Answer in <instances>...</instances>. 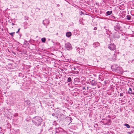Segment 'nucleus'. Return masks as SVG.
<instances>
[{
    "label": "nucleus",
    "mask_w": 134,
    "mask_h": 134,
    "mask_svg": "<svg viewBox=\"0 0 134 134\" xmlns=\"http://www.w3.org/2000/svg\"><path fill=\"white\" fill-rule=\"evenodd\" d=\"M42 119L38 116H35L33 118L32 122L35 125L38 126L40 125L42 122Z\"/></svg>",
    "instance_id": "1"
},
{
    "label": "nucleus",
    "mask_w": 134,
    "mask_h": 134,
    "mask_svg": "<svg viewBox=\"0 0 134 134\" xmlns=\"http://www.w3.org/2000/svg\"><path fill=\"white\" fill-rule=\"evenodd\" d=\"M108 48L111 51H114L115 49V46L113 43H111L108 44Z\"/></svg>",
    "instance_id": "2"
},
{
    "label": "nucleus",
    "mask_w": 134,
    "mask_h": 134,
    "mask_svg": "<svg viewBox=\"0 0 134 134\" xmlns=\"http://www.w3.org/2000/svg\"><path fill=\"white\" fill-rule=\"evenodd\" d=\"M114 30L116 31H118L120 30L121 27L119 23H117L114 26Z\"/></svg>",
    "instance_id": "3"
},
{
    "label": "nucleus",
    "mask_w": 134,
    "mask_h": 134,
    "mask_svg": "<svg viewBox=\"0 0 134 134\" xmlns=\"http://www.w3.org/2000/svg\"><path fill=\"white\" fill-rule=\"evenodd\" d=\"M65 47L68 50H70L72 49L71 45L69 43H67L65 44Z\"/></svg>",
    "instance_id": "4"
},
{
    "label": "nucleus",
    "mask_w": 134,
    "mask_h": 134,
    "mask_svg": "<svg viewBox=\"0 0 134 134\" xmlns=\"http://www.w3.org/2000/svg\"><path fill=\"white\" fill-rule=\"evenodd\" d=\"M87 83H89V84H91L92 86H95L97 84V82L96 81H95V80H92L91 82H87Z\"/></svg>",
    "instance_id": "5"
},
{
    "label": "nucleus",
    "mask_w": 134,
    "mask_h": 134,
    "mask_svg": "<svg viewBox=\"0 0 134 134\" xmlns=\"http://www.w3.org/2000/svg\"><path fill=\"white\" fill-rule=\"evenodd\" d=\"M55 131H54V134H55L57 133H59L62 132L63 129L60 127H59L58 128H55Z\"/></svg>",
    "instance_id": "6"
},
{
    "label": "nucleus",
    "mask_w": 134,
    "mask_h": 134,
    "mask_svg": "<svg viewBox=\"0 0 134 134\" xmlns=\"http://www.w3.org/2000/svg\"><path fill=\"white\" fill-rule=\"evenodd\" d=\"M49 23V21L48 19H45L43 21V24L44 25H48Z\"/></svg>",
    "instance_id": "7"
},
{
    "label": "nucleus",
    "mask_w": 134,
    "mask_h": 134,
    "mask_svg": "<svg viewBox=\"0 0 134 134\" xmlns=\"http://www.w3.org/2000/svg\"><path fill=\"white\" fill-rule=\"evenodd\" d=\"M107 122L104 123V124L106 125H110L111 124V121L110 120H106Z\"/></svg>",
    "instance_id": "8"
},
{
    "label": "nucleus",
    "mask_w": 134,
    "mask_h": 134,
    "mask_svg": "<svg viewBox=\"0 0 134 134\" xmlns=\"http://www.w3.org/2000/svg\"><path fill=\"white\" fill-rule=\"evenodd\" d=\"M100 45V44L98 42H95L93 43V47L95 48L99 46Z\"/></svg>",
    "instance_id": "9"
},
{
    "label": "nucleus",
    "mask_w": 134,
    "mask_h": 134,
    "mask_svg": "<svg viewBox=\"0 0 134 134\" xmlns=\"http://www.w3.org/2000/svg\"><path fill=\"white\" fill-rule=\"evenodd\" d=\"M25 102L26 103L27 105H28V106H30V104H31L30 101L29 100H27L25 101Z\"/></svg>",
    "instance_id": "10"
},
{
    "label": "nucleus",
    "mask_w": 134,
    "mask_h": 134,
    "mask_svg": "<svg viewBox=\"0 0 134 134\" xmlns=\"http://www.w3.org/2000/svg\"><path fill=\"white\" fill-rule=\"evenodd\" d=\"M112 11L111 10L110 11H108L106 13L105 15L106 16L109 15L112 13Z\"/></svg>",
    "instance_id": "11"
},
{
    "label": "nucleus",
    "mask_w": 134,
    "mask_h": 134,
    "mask_svg": "<svg viewBox=\"0 0 134 134\" xmlns=\"http://www.w3.org/2000/svg\"><path fill=\"white\" fill-rule=\"evenodd\" d=\"M71 33L70 32H67L66 34V36L68 37H69L71 36Z\"/></svg>",
    "instance_id": "12"
},
{
    "label": "nucleus",
    "mask_w": 134,
    "mask_h": 134,
    "mask_svg": "<svg viewBox=\"0 0 134 134\" xmlns=\"http://www.w3.org/2000/svg\"><path fill=\"white\" fill-rule=\"evenodd\" d=\"M128 92L129 94H132V89L131 88H129V91H128Z\"/></svg>",
    "instance_id": "13"
},
{
    "label": "nucleus",
    "mask_w": 134,
    "mask_h": 134,
    "mask_svg": "<svg viewBox=\"0 0 134 134\" xmlns=\"http://www.w3.org/2000/svg\"><path fill=\"white\" fill-rule=\"evenodd\" d=\"M116 54H114V56L113 57L112 59L114 61L116 60Z\"/></svg>",
    "instance_id": "14"
},
{
    "label": "nucleus",
    "mask_w": 134,
    "mask_h": 134,
    "mask_svg": "<svg viewBox=\"0 0 134 134\" xmlns=\"http://www.w3.org/2000/svg\"><path fill=\"white\" fill-rule=\"evenodd\" d=\"M131 16L130 15H128L126 16V19L130 20L131 19Z\"/></svg>",
    "instance_id": "15"
},
{
    "label": "nucleus",
    "mask_w": 134,
    "mask_h": 134,
    "mask_svg": "<svg viewBox=\"0 0 134 134\" xmlns=\"http://www.w3.org/2000/svg\"><path fill=\"white\" fill-rule=\"evenodd\" d=\"M124 125L125 126H126V127L127 128H130V126L128 124H124Z\"/></svg>",
    "instance_id": "16"
},
{
    "label": "nucleus",
    "mask_w": 134,
    "mask_h": 134,
    "mask_svg": "<svg viewBox=\"0 0 134 134\" xmlns=\"http://www.w3.org/2000/svg\"><path fill=\"white\" fill-rule=\"evenodd\" d=\"M9 34L12 37H13L14 36V35H13V34H14L15 33V32H12L11 33H9Z\"/></svg>",
    "instance_id": "17"
},
{
    "label": "nucleus",
    "mask_w": 134,
    "mask_h": 134,
    "mask_svg": "<svg viewBox=\"0 0 134 134\" xmlns=\"http://www.w3.org/2000/svg\"><path fill=\"white\" fill-rule=\"evenodd\" d=\"M41 40L43 42H45L46 41V39L45 38H42L41 39Z\"/></svg>",
    "instance_id": "18"
},
{
    "label": "nucleus",
    "mask_w": 134,
    "mask_h": 134,
    "mask_svg": "<svg viewBox=\"0 0 134 134\" xmlns=\"http://www.w3.org/2000/svg\"><path fill=\"white\" fill-rule=\"evenodd\" d=\"M120 36L119 35H118L116 36L115 35L114 36V38H119L120 37Z\"/></svg>",
    "instance_id": "19"
},
{
    "label": "nucleus",
    "mask_w": 134,
    "mask_h": 134,
    "mask_svg": "<svg viewBox=\"0 0 134 134\" xmlns=\"http://www.w3.org/2000/svg\"><path fill=\"white\" fill-rule=\"evenodd\" d=\"M24 44H26L27 45L29 44V43H27V41L25 40L24 42Z\"/></svg>",
    "instance_id": "20"
},
{
    "label": "nucleus",
    "mask_w": 134,
    "mask_h": 134,
    "mask_svg": "<svg viewBox=\"0 0 134 134\" xmlns=\"http://www.w3.org/2000/svg\"><path fill=\"white\" fill-rule=\"evenodd\" d=\"M67 81L68 82H71V81H72L70 77H69L68 78Z\"/></svg>",
    "instance_id": "21"
},
{
    "label": "nucleus",
    "mask_w": 134,
    "mask_h": 134,
    "mask_svg": "<svg viewBox=\"0 0 134 134\" xmlns=\"http://www.w3.org/2000/svg\"><path fill=\"white\" fill-rule=\"evenodd\" d=\"M57 124L56 122L55 121H54L53 122V125H54L56 126Z\"/></svg>",
    "instance_id": "22"
},
{
    "label": "nucleus",
    "mask_w": 134,
    "mask_h": 134,
    "mask_svg": "<svg viewBox=\"0 0 134 134\" xmlns=\"http://www.w3.org/2000/svg\"><path fill=\"white\" fill-rule=\"evenodd\" d=\"M29 19V17L27 16H25L24 17V19L25 20H27Z\"/></svg>",
    "instance_id": "23"
},
{
    "label": "nucleus",
    "mask_w": 134,
    "mask_h": 134,
    "mask_svg": "<svg viewBox=\"0 0 134 134\" xmlns=\"http://www.w3.org/2000/svg\"><path fill=\"white\" fill-rule=\"evenodd\" d=\"M80 51H81L83 53H85V49H83L81 48L80 49Z\"/></svg>",
    "instance_id": "24"
},
{
    "label": "nucleus",
    "mask_w": 134,
    "mask_h": 134,
    "mask_svg": "<svg viewBox=\"0 0 134 134\" xmlns=\"http://www.w3.org/2000/svg\"><path fill=\"white\" fill-rule=\"evenodd\" d=\"M133 131H131L130 132H127V133L128 134H131V133H133Z\"/></svg>",
    "instance_id": "25"
},
{
    "label": "nucleus",
    "mask_w": 134,
    "mask_h": 134,
    "mask_svg": "<svg viewBox=\"0 0 134 134\" xmlns=\"http://www.w3.org/2000/svg\"><path fill=\"white\" fill-rule=\"evenodd\" d=\"M98 126V125L97 124H94V127L95 128H97Z\"/></svg>",
    "instance_id": "26"
},
{
    "label": "nucleus",
    "mask_w": 134,
    "mask_h": 134,
    "mask_svg": "<svg viewBox=\"0 0 134 134\" xmlns=\"http://www.w3.org/2000/svg\"><path fill=\"white\" fill-rule=\"evenodd\" d=\"M18 113H15L14 114V116H17L18 115Z\"/></svg>",
    "instance_id": "27"
},
{
    "label": "nucleus",
    "mask_w": 134,
    "mask_h": 134,
    "mask_svg": "<svg viewBox=\"0 0 134 134\" xmlns=\"http://www.w3.org/2000/svg\"><path fill=\"white\" fill-rule=\"evenodd\" d=\"M123 96V94L122 93H121L120 94V96Z\"/></svg>",
    "instance_id": "28"
},
{
    "label": "nucleus",
    "mask_w": 134,
    "mask_h": 134,
    "mask_svg": "<svg viewBox=\"0 0 134 134\" xmlns=\"http://www.w3.org/2000/svg\"><path fill=\"white\" fill-rule=\"evenodd\" d=\"M20 28H19L18 29V31L16 32V33H18V32L19 31H20Z\"/></svg>",
    "instance_id": "29"
},
{
    "label": "nucleus",
    "mask_w": 134,
    "mask_h": 134,
    "mask_svg": "<svg viewBox=\"0 0 134 134\" xmlns=\"http://www.w3.org/2000/svg\"><path fill=\"white\" fill-rule=\"evenodd\" d=\"M52 116H55V113H52Z\"/></svg>",
    "instance_id": "30"
},
{
    "label": "nucleus",
    "mask_w": 134,
    "mask_h": 134,
    "mask_svg": "<svg viewBox=\"0 0 134 134\" xmlns=\"http://www.w3.org/2000/svg\"><path fill=\"white\" fill-rule=\"evenodd\" d=\"M72 69H73L74 70H75L76 68L75 67H73L72 68Z\"/></svg>",
    "instance_id": "31"
},
{
    "label": "nucleus",
    "mask_w": 134,
    "mask_h": 134,
    "mask_svg": "<svg viewBox=\"0 0 134 134\" xmlns=\"http://www.w3.org/2000/svg\"><path fill=\"white\" fill-rule=\"evenodd\" d=\"M64 93L63 92H60V94L62 95H63Z\"/></svg>",
    "instance_id": "32"
},
{
    "label": "nucleus",
    "mask_w": 134,
    "mask_h": 134,
    "mask_svg": "<svg viewBox=\"0 0 134 134\" xmlns=\"http://www.w3.org/2000/svg\"><path fill=\"white\" fill-rule=\"evenodd\" d=\"M54 131H55L53 130L52 131V133L53 134V133H54Z\"/></svg>",
    "instance_id": "33"
},
{
    "label": "nucleus",
    "mask_w": 134,
    "mask_h": 134,
    "mask_svg": "<svg viewBox=\"0 0 134 134\" xmlns=\"http://www.w3.org/2000/svg\"><path fill=\"white\" fill-rule=\"evenodd\" d=\"M97 29V28L96 27H95L94 28V30H96Z\"/></svg>",
    "instance_id": "34"
},
{
    "label": "nucleus",
    "mask_w": 134,
    "mask_h": 134,
    "mask_svg": "<svg viewBox=\"0 0 134 134\" xmlns=\"http://www.w3.org/2000/svg\"><path fill=\"white\" fill-rule=\"evenodd\" d=\"M52 127H51V128H50V129H49V131H50V130H52Z\"/></svg>",
    "instance_id": "35"
},
{
    "label": "nucleus",
    "mask_w": 134,
    "mask_h": 134,
    "mask_svg": "<svg viewBox=\"0 0 134 134\" xmlns=\"http://www.w3.org/2000/svg\"><path fill=\"white\" fill-rule=\"evenodd\" d=\"M21 73H19V76H20V75H21Z\"/></svg>",
    "instance_id": "36"
},
{
    "label": "nucleus",
    "mask_w": 134,
    "mask_h": 134,
    "mask_svg": "<svg viewBox=\"0 0 134 134\" xmlns=\"http://www.w3.org/2000/svg\"><path fill=\"white\" fill-rule=\"evenodd\" d=\"M12 24L13 25H15V24H14V23H12Z\"/></svg>",
    "instance_id": "37"
},
{
    "label": "nucleus",
    "mask_w": 134,
    "mask_h": 134,
    "mask_svg": "<svg viewBox=\"0 0 134 134\" xmlns=\"http://www.w3.org/2000/svg\"><path fill=\"white\" fill-rule=\"evenodd\" d=\"M81 14H84V13H83L82 12H81Z\"/></svg>",
    "instance_id": "38"
},
{
    "label": "nucleus",
    "mask_w": 134,
    "mask_h": 134,
    "mask_svg": "<svg viewBox=\"0 0 134 134\" xmlns=\"http://www.w3.org/2000/svg\"><path fill=\"white\" fill-rule=\"evenodd\" d=\"M85 87H83V90H84V89H85Z\"/></svg>",
    "instance_id": "39"
},
{
    "label": "nucleus",
    "mask_w": 134,
    "mask_h": 134,
    "mask_svg": "<svg viewBox=\"0 0 134 134\" xmlns=\"http://www.w3.org/2000/svg\"><path fill=\"white\" fill-rule=\"evenodd\" d=\"M134 60V59H133V60H132V61L131 62H132V61H133Z\"/></svg>",
    "instance_id": "40"
},
{
    "label": "nucleus",
    "mask_w": 134,
    "mask_h": 134,
    "mask_svg": "<svg viewBox=\"0 0 134 134\" xmlns=\"http://www.w3.org/2000/svg\"><path fill=\"white\" fill-rule=\"evenodd\" d=\"M87 90H88V89L89 88H88V87H87Z\"/></svg>",
    "instance_id": "41"
},
{
    "label": "nucleus",
    "mask_w": 134,
    "mask_h": 134,
    "mask_svg": "<svg viewBox=\"0 0 134 134\" xmlns=\"http://www.w3.org/2000/svg\"><path fill=\"white\" fill-rule=\"evenodd\" d=\"M57 6L59 7V4H58L57 5Z\"/></svg>",
    "instance_id": "42"
},
{
    "label": "nucleus",
    "mask_w": 134,
    "mask_h": 134,
    "mask_svg": "<svg viewBox=\"0 0 134 134\" xmlns=\"http://www.w3.org/2000/svg\"><path fill=\"white\" fill-rule=\"evenodd\" d=\"M21 34L20 35V37H21Z\"/></svg>",
    "instance_id": "43"
},
{
    "label": "nucleus",
    "mask_w": 134,
    "mask_h": 134,
    "mask_svg": "<svg viewBox=\"0 0 134 134\" xmlns=\"http://www.w3.org/2000/svg\"><path fill=\"white\" fill-rule=\"evenodd\" d=\"M113 17H114V18L113 19H115V17L114 16H113Z\"/></svg>",
    "instance_id": "44"
},
{
    "label": "nucleus",
    "mask_w": 134,
    "mask_h": 134,
    "mask_svg": "<svg viewBox=\"0 0 134 134\" xmlns=\"http://www.w3.org/2000/svg\"><path fill=\"white\" fill-rule=\"evenodd\" d=\"M132 94H133L134 95V93H132Z\"/></svg>",
    "instance_id": "45"
},
{
    "label": "nucleus",
    "mask_w": 134,
    "mask_h": 134,
    "mask_svg": "<svg viewBox=\"0 0 134 134\" xmlns=\"http://www.w3.org/2000/svg\"><path fill=\"white\" fill-rule=\"evenodd\" d=\"M2 31H3V29H2Z\"/></svg>",
    "instance_id": "46"
},
{
    "label": "nucleus",
    "mask_w": 134,
    "mask_h": 134,
    "mask_svg": "<svg viewBox=\"0 0 134 134\" xmlns=\"http://www.w3.org/2000/svg\"><path fill=\"white\" fill-rule=\"evenodd\" d=\"M46 27L47 28V26H46Z\"/></svg>",
    "instance_id": "47"
},
{
    "label": "nucleus",
    "mask_w": 134,
    "mask_h": 134,
    "mask_svg": "<svg viewBox=\"0 0 134 134\" xmlns=\"http://www.w3.org/2000/svg\"><path fill=\"white\" fill-rule=\"evenodd\" d=\"M56 117H57V118H58V117L57 116H56Z\"/></svg>",
    "instance_id": "48"
}]
</instances>
